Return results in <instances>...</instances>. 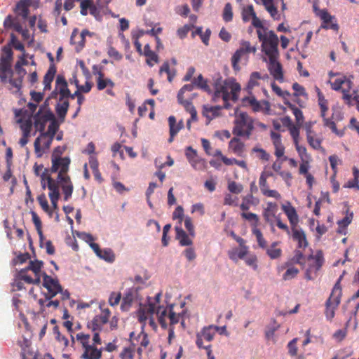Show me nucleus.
Returning a JSON list of instances; mask_svg holds the SVG:
<instances>
[{"label": "nucleus", "instance_id": "nucleus-11", "mask_svg": "<svg viewBox=\"0 0 359 359\" xmlns=\"http://www.w3.org/2000/svg\"><path fill=\"white\" fill-rule=\"evenodd\" d=\"M279 56L263 57V61L267 64V69L273 79L283 82L284 80L281 64L278 61Z\"/></svg>", "mask_w": 359, "mask_h": 359}, {"label": "nucleus", "instance_id": "nucleus-1", "mask_svg": "<svg viewBox=\"0 0 359 359\" xmlns=\"http://www.w3.org/2000/svg\"><path fill=\"white\" fill-rule=\"evenodd\" d=\"M161 293H157L154 297H148L146 303L141 304L137 311L138 320L144 326L148 323L152 329L157 327V319L163 328L168 327L169 320L168 342L170 344L175 338V326L180 322L182 330L184 329V320L182 313L173 311V305L164 306L161 304Z\"/></svg>", "mask_w": 359, "mask_h": 359}, {"label": "nucleus", "instance_id": "nucleus-57", "mask_svg": "<svg viewBox=\"0 0 359 359\" xmlns=\"http://www.w3.org/2000/svg\"><path fill=\"white\" fill-rule=\"evenodd\" d=\"M252 233L255 236L258 245L262 248L266 247V241L263 237L261 231L257 228H252Z\"/></svg>", "mask_w": 359, "mask_h": 359}, {"label": "nucleus", "instance_id": "nucleus-46", "mask_svg": "<svg viewBox=\"0 0 359 359\" xmlns=\"http://www.w3.org/2000/svg\"><path fill=\"white\" fill-rule=\"evenodd\" d=\"M280 325L276 322L275 319H271V323L267 326L265 331V336L266 339H270L274 335V332L278 330Z\"/></svg>", "mask_w": 359, "mask_h": 359}, {"label": "nucleus", "instance_id": "nucleus-34", "mask_svg": "<svg viewBox=\"0 0 359 359\" xmlns=\"http://www.w3.org/2000/svg\"><path fill=\"white\" fill-rule=\"evenodd\" d=\"M262 80V75L258 72H254L250 74L248 82L247 83L245 90H247L248 94H252V90L258 86L260 83V81Z\"/></svg>", "mask_w": 359, "mask_h": 359}, {"label": "nucleus", "instance_id": "nucleus-55", "mask_svg": "<svg viewBox=\"0 0 359 359\" xmlns=\"http://www.w3.org/2000/svg\"><path fill=\"white\" fill-rule=\"evenodd\" d=\"M257 203L254 202V197L252 194H249L245 196L243 199V203H241L240 208L242 210L246 211L249 210L250 205H257Z\"/></svg>", "mask_w": 359, "mask_h": 359}, {"label": "nucleus", "instance_id": "nucleus-44", "mask_svg": "<svg viewBox=\"0 0 359 359\" xmlns=\"http://www.w3.org/2000/svg\"><path fill=\"white\" fill-rule=\"evenodd\" d=\"M27 62L24 58V57H20L19 60L17 61L15 65V72L18 75L17 78H20L22 79L23 76L26 74V71L22 68L23 65H26Z\"/></svg>", "mask_w": 359, "mask_h": 359}, {"label": "nucleus", "instance_id": "nucleus-22", "mask_svg": "<svg viewBox=\"0 0 359 359\" xmlns=\"http://www.w3.org/2000/svg\"><path fill=\"white\" fill-rule=\"evenodd\" d=\"M271 137L273 142V144L275 149L274 154L275 156L280 159H282V161H285L287 160V156L284 155L285 154V147L282 144L280 135L276 132L271 133Z\"/></svg>", "mask_w": 359, "mask_h": 359}, {"label": "nucleus", "instance_id": "nucleus-41", "mask_svg": "<svg viewBox=\"0 0 359 359\" xmlns=\"http://www.w3.org/2000/svg\"><path fill=\"white\" fill-rule=\"evenodd\" d=\"M316 92L318 94V102L320 108V114L322 117L326 116V112L328 110L327 101L325 99L323 93L318 88H316Z\"/></svg>", "mask_w": 359, "mask_h": 359}, {"label": "nucleus", "instance_id": "nucleus-32", "mask_svg": "<svg viewBox=\"0 0 359 359\" xmlns=\"http://www.w3.org/2000/svg\"><path fill=\"white\" fill-rule=\"evenodd\" d=\"M93 35V33H91L88 30H86V29L83 30L80 34H78V37L79 38L80 40L78 41V46L76 47V50L79 51L80 50H81L83 48L84 43H85V37L86 36H92ZM76 36H77V34H76V31H74L72 34V36H71V42L72 43H77L76 41Z\"/></svg>", "mask_w": 359, "mask_h": 359}, {"label": "nucleus", "instance_id": "nucleus-50", "mask_svg": "<svg viewBox=\"0 0 359 359\" xmlns=\"http://www.w3.org/2000/svg\"><path fill=\"white\" fill-rule=\"evenodd\" d=\"M194 86L192 83L186 84L180 90L177 94V100L180 104H182L184 102H189L188 100H184V93L185 92H191L194 90Z\"/></svg>", "mask_w": 359, "mask_h": 359}, {"label": "nucleus", "instance_id": "nucleus-33", "mask_svg": "<svg viewBox=\"0 0 359 359\" xmlns=\"http://www.w3.org/2000/svg\"><path fill=\"white\" fill-rule=\"evenodd\" d=\"M69 109V101L67 98H59L55 110L58 117L63 121Z\"/></svg>", "mask_w": 359, "mask_h": 359}, {"label": "nucleus", "instance_id": "nucleus-37", "mask_svg": "<svg viewBox=\"0 0 359 359\" xmlns=\"http://www.w3.org/2000/svg\"><path fill=\"white\" fill-rule=\"evenodd\" d=\"M176 238L179 241L182 246H190L192 245V239L189 238V235L179 226H175Z\"/></svg>", "mask_w": 359, "mask_h": 359}, {"label": "nucleus", "instance_id": "nucleus-20", "mask_svg": "<svg viewBox=\"0 0 359 359\" xmlns=\"http://www.w3.org/2000/svg\"><path fill=\"white\" fill-rule=\"evenodd\" d=\"M109 316V309H102L101 313L95 316L92 321L88 323V327L91 328L93 331L100 330L108 322Z\"/></svg>", "mask_w": 359, "mask_h": 359}, {"label": "nucleus", "instance_id": "nucleus-8", "mask_svg": "<svg viewBox=\"0 0 359 359\" xmlns=\"http://www.w3.org/2000/svg\"><path fill=\"white\" fill-rule=\"evenodd\" d=\"M342 276H340L337 282L335 283L330 298L326 302L325 316L329 320H331L335 314V310L340 303L341 296V289L340 287V281Z\"/></svg>", "mask_w": 359, "mask_h": 359}, {"label": "nucleus", "instance_id": "nucleus-18", "mask_svg": "<svg viewBox=\"0 0 359 359\" xmlns=\"http://www.w3.org/2000/svg\"><path fill=\"white\" fill-rule=\"evenodd\" d=\"M60 95V98H68L70 95V91L67 87V83L61 75H58L55 81V88L52 92L50 97L56 98L57 95Z\"/></svg>", "mask_w": 359, "mask_h": 359}, {"label": "nucleus", "instance_id": "nucleus-30", "mask_svg": "<svg viewBox=\"0 0 359 359\" xmlns=\"http://www.w3.org/2000/svg\"><path fill=\"white\" fill-rule=\"evenodd\" d=\"M102 355V350L95 348L93 345H89L84 348V352L81 355L83 359H100Z\"/></svg>", "mask_w": 359, "mask_h": 359}, {"label": "nucleus", "instance_id": "nucleus-26", "mask_svg": "<svg viewBox=\"0 0 359 359\" xmlns=\"http://www.w3.org/2000/svg\"><path fill=\"white\" fill-rule=\"evenodd\" d=\"M137 292L135 289L130 288L128 290L123 297L121 306V309L123 311H128L137 298Z\"/></svg>", "mask_w": 359, "mask_h": 359}, {"label": "nucleus", "instance_id": "nucleus-45", "mask_svg": "<svg viewBox=\"0 0 359 359\" xmlns=\"http://www.w3.org/2000/svg\"><path fill=\"white\" fill-rule=\"evenodd\" d=\"M55 74V69L50 67L43 78L44 90H50L51 87V82L53 81Z\"/></svg>", "mask_w": 359, "mask_h": 359}, {"label": "nucleus", "instance_id": "nucleus-54", "mask_svg": "<svg viewBox=\"0 0 359 359\" xmlns=\"http://www.w3.org/2000/svg\"><path fill=\"white\" fill-rule=\"evenodd\" d=\"M98 257L108 262H113L115 259V255L110 249L102 250Z\"/></svg>", "mask_w": 359, "mask_h": 359}, {"label": "nucleus", "instance_id": "nucleus-40", "mask_svg": "<svg viewBox=\"0 0 359 359\" xmlns=\"http://www.w3.org/2000/svg\"><path fill=\"white\" fill-rule=\"evenodd\" d=\"M192 83L194 86L202 89L209 94L212 93L211 88L208 85L207 80H205L201 74L198 75L197 78L194 79Z\"/></svg>", "mask_w": 359, "mask_h": 359}, {"label": "nucleus", "instance_id": "nucleus-28", "mask_svg": "<svg viewBox=\"0 0 359 359\" xmlns=\"http://www.w3.org/2000/svg\"><path fill=\"white\" fill-rule=\"evenodd\" d=\"M249 252L248 247L243 248H234L228 252L229 257L233 262H237L238 259H243Z\"/></svg>", "mask_w": 359, "mask_h": 359}, {"label": "nucleus", "instance_id": "nucleus-12", "mask_svg": "<svg viewBox=\"0 0 359 359\" xmlns=\"http://www.w3.org/2000/svg\"><path fill=\"white\" fill-rule=\"evenodd\" d=\"M13 57V52L9 46L3 48L0 63V77L2 81H6L8 74H13L11 69V61Z\"/></svg>", "mask_w": 359, "mask_h": 359}, {"label": "nucleus", "instance_id": "nucleus-58", "mask_svg": "<svg viewBox=\"0 0 359 359\" xmlns=\"http://www.w3.org/2000/svg\"><path fill=\"white\" fill-rule=\"evenodd\" d=\"M223 20L225 22H231L233 19V11L232 6L230 3H227L225 4L223 13H222Z\"/></svg>", "mask_w": 359, "mask_h": 359}, {"label": "nucleus", "instance_id": "nucleus-31", "mask_svg": "<svg viewBox=\"0 0 359 359\" xmlns=\"http://www.w3.org/2000/svg\"><path fill=\"white\" fill-rule=\"evenodd\" d=\"M229 149L236 155L243 156L245 151L244 144L238 138H233L229 143Z\"/></svg>", "mask_w": 359, "mask_h": 359}, {"label": "nucleus", "instance_id": "nucleus-51", "mask_svg": "<svg viewBox=\"0 0 359 359\" xmlns=\"http://www.w3.org/2000/svg\"><path fill=\"white\" fill-rule=\"evenodd\" d=\"M255 13L253 9V6L252 5L247 6L243 8L242 11V18L245 22L249 21L252 19L255 15Z\"/></svg>", "mask_w": 359, "mask_h": 359}, {"label": "nucleus", "instance_id": "nucleus-38", "mask_svg": "<svg viewBox=\"0 0 359 359\" xmlns=\"http://www.w3.org/2000/svg\"><path fill=\"white\" fill-rule=\"evenodd\" d=\"M13 74H9V76H13ZM8 74L7 75V76ZM8 79V77L6 78ZM22 79L20 78H13L11 77L8 79H6V81H3L4 83H8V88L13 93H17L20 91L21 86H22Z\"/></svg>", "mask_w": 359, "mask_h": 359}, {"label": "nucleus", "instance_id": "nucleus-60", "mask_svg": "<svg viewBox=\"0 0 359 359\" xmlns=\"http://www.w3.org/2000/svg\"><path fill=\"white\" fill-rule=\"evenodd\" d=\"M297 338H294L287 344V347L288 349V354L292 357L297 356L298 351V348L297 346Z\"/></svg>", "mask_w": 359, "mask_h": 359}, {"label": "nucleus", "instance_id": "nucleus-35", "mask_svg": "<svg viewBox=\"0 0 359 359\" xmlns=\"http://www.w3.org/2000/svg\"><path fill=\"white\" fill-rule=\"evenodd\" d=\"M48 189L49 190L48 196L50 198L53 209L57 210L58 208L57 201L60 196V191L57 189L54 184H51V180L49 182Z\"/></svg>", "mask_w": 359, "mask_h": 359}, {"label": "nucleus", "instance_id": "nucleus-3", "mask_svg": "<svg viewBox=\"0 0 359 359\" xmlns=\"http://www.w3.org/2000/svg\"><path fill=\"white\" fill-rule=\"evenodd\" d=\"M43 262L38 260H30L28 265L18 271L15 275L13 283L14 290H21L25 288L23 282L27 284L39 285L42 274Z\"/></svg>", "mask_w": 359, "mask_h": 359}, {"label": "nucleus", "instance_id": "nucleus-56", "mask_svg": "<svg viewBox=\"0 0 359 359\" xmlns=\"http://www.w3.org/2000/svg\"><path fill=\"white\" fill-rule=\"evenodd\" d=\"M243 260L248 266H251L253 269H257V258L255 255L248 252Z\"/></svg>", "mask_w": 359, "mask_h": 359}, {"label": "nucleus", "instance_id": "nucleus-52", "mask_svg": "<svg viewBox=\"0 0 359 359\" xmlns=\"http://www.w3.org/2000/svg\"><path fill=\"white\" fill-rule=\"evenodd\" d=\"M182 105H183L186 111L191 115V118L189 120H191V121H196L198 119L197 111L192 103L190 102H184Z\"/></svg>", "mask_w": 359, "mask_h": 359}, {"label": "nucleus", "instance_id": "nucleus-25", "mask_svg": "<svg viewBox=\"0 0 359 359\" xmlns=\"http://www.w3.org/2000/svg\"><path fill=\"white\" fill-rule=\"evenodd\" d=\"M281 208L287 215L292 227L297 226L299 218L294 208L291 205V203L287 202L282 205Z\"/></svg>", "mask_w": 359, "mask_h": 359}, {"label": "nucleus", "instance_id": "nucleus-42", "mask_svg": "<svg viewBox=\"0 0 359 359\" xmlns=\"http://www.w3.org/2000/svg\"><path fill=\"white\" fill-rule=\"evenodd\" d=\"M353 213L352 212H349L348 211H347L346 215L344 217V218L337 222L339 226V229L337 230V231L339 233H344V230L351 224L353 219Z\"/></svg>", "mask_w": 359, "mask_h": 359}, {"label": "nucleus", "instance_id": "nucleus-29", "mask_svg": "<svg viewBox=\"0 0 359 359\" xmlns=\"http://www.w3.org/2000/svg\"><path fill=\"white\" fill-rule=\"evenodd\" d=\"M168 123L170 127V138L168 139L169 142H172L174 136L183 128L184 123L181 120L178 123H176V119L173 116H170L168 118Z\"/></svg>", "mask_w": 359, "mask_h": 359}, {"label": "nucleus", "instance_id": "nucleus-39", "mask_svg": "<svg viewBox=\"0 0 359 359\" xmlns=\"http://www.w3.org/2000/svg\"><path fill=\"white\" fill-rule=\"evenodd\" d=\"M29 0H21L16 6V13L21 15L24 19H26L29 15Z\"/></svg>", "mask_w": 359, "mask_h": 359}, {"label": "nucleus", "instance_id": "nucleus-21", "mask_svg": "<svg viewBox=\"0 0 359 359\" xmlns=\"http://www.w3.org/2000/svg\"><path fill=\"white\" fill-rule=\"evenodd\" d=\"M278 212V205L276 203L268 202L266 207L263 210V217L266 223H268L272 230L274 229V221Z\"/></svg>", "mask_w": 359, "mask_h": 359}, {"label": "nucleus", "instance_id": "nucleus-13", "mask_svg": "<svg viewBox=\"0 0 359 359\" xmlns=\"http://www.w3.org/2000/svg\"><path fill=\"white\" fill-rule=\"evenodd\" d=\"M53 142L50 136L41 132L40 135L35 140L34 143V152L38 158H41L49 149Z\"/></svg>", "mask_w": 359, "mask_h": 359}, {"label": "nucleus", "instance_id": "nucleus-36", "mask_svg": "<svg viewBox=\"0 0 359 359\" xmlns=\"http://www.w3.org/2000/svg\"><path fill=\"white\" fill-rule=\"evenodd\" d=\"M285 268H287L286 271L283 275V279L285 280H288L294 278L299 273L298 269L292 266L290 262H286L284 266L278 267V272H280V271H282Z\"/></svg>", "mask_w": 359, "mask_h": 359}, {"label": "nucleus", "instance_id": "nucleus-16", "mask_svg": "<svg viewBox=\"0 0 359 359\" xmlns=\"http://www.w3.org/2000/svg\"><path fill=\"white\" fill-rule=\"evenodd\" d=\"M215 335L213 325L203 327L196 334V346L200 348H204L206 346L203 344V341L210 342L213 340Z\"/></svg>", "mask_w": 359, "mask_h": 359}, {"label": "nucleus", "instance_id": "nucleus-62", "mask_svg": "<svg viewBox=\"0 0 359 359\" xmlns=\"http://www.w3.org/2000/svg\"><path fill=\"white\" fill-rule=\"evenodd\" d=\"M295 144V147H296V149L301 158V160L302 161H306V160H310L311 158V156L310 155L307 153L306 151V149L305 147H303V146H300L299 144V142L298 143H296L294 144Z\"/></svg>", "mask_w": 359, "mask_h": 359}, {"label": "nucleus", "instance_id": "nucleus-59", "mask_svg": "<svg viewBox=\"0 0 359 359\" xmlns=\"http://www.w3.org/2000/svg\"><path fill=\"white\" fill-rule=\"evenodd\" d=\"M191 166L197 170H202L205 168V162L204 160L199 158L197 156L189 162Z\"/></svg>", "mask_w": 359, "mask_h": 359}, {"label": "nucleus", "instance_id": "nucleus-53", "mask_svg": "<svg viewBox=\"0 0 359 359\" xmlns=\"http://www.w3.org/2000/svg\"><path fill=\"white\" fill-rule=\"evenodd\" d=\"M37 201H39V205H41V208L47 212L50 216H52L53 212L49 207L48 201L46 199V197L45 194H41L37 197Z\"/></svg>", "mask_w": 359, "mask_h": 359}, {"label": "nucleus", "instance_id": "nucleus-6", "mask_svg": "<svg viewBox=\"0 0 359 359\" xmlns=\"http://www.w3.org/2000/svg\"><path fill=\"white\" fill-rule=\"evenodd\" d=\"M257 34L262 43V51L264 53V57L279 56L278 36L273 31L268 29L257 30Z\"/></svg>", "mask_w": 359, "mask_h": 359}, {"label": "nucleus", "instance_id": "nucleus-47", "mask_svg": "<svg viewBox=\"0 0 359 359\" xmlns=\"http://www.w3.org/2000/svg\"><path fill=\"white\" fill-rule=\"evenodd\" d=\"M286 104H287L288 107L291 109L292 114L295 116L296 121L297 125L301 126L304 121V116L302 111L296 107L294 105L285 102Z\"/></svg>", "mask_w": 359, "mask_h": 359}, {"label": "nucleus", "instance_id": "nucleus-17", "mask_svg": "<svg viewBox=\"0 0 359 359\" xmlns=\"http://www.w3.org/2000/svg\"><path fill=\"white\" fill-rule=\"evenodd\" d=\"M43 286L48 290L47 299H51L61 292V285L58 280L46 273L43 274Z\"/></svg>", "mask_w": 359, "mask_h": 359}, {"label": "nucleus", "instance_id": "nucleus-5", "mask_svg": "<svg viewBox=\"0 0 359 359\" xmlns=\"http://www.w3.org/2000/svg\"><path fill=\"white\" fill-rule=\"evenodd\" d=\"M34 126L36 131L42 132L53 140L59 126L54 118L53 114L46 107L40 108L34 117Z\"/></svg>", "mask_w": 359, "mask_h": 359}, {"label": "nucleus", "instance_id": "nucleus-64", "mask_svg": "<svg viewBox=\"0 0 359 359\" xmlns=\"http://www.w3.org/2000/svg\"><path fill=\"white\" fill-rule=\"evenodd\" d=\"M228 189L230 192L238 194L242 191L243 186L235 182H230L228 184Z\"/></svg>", "mask_w": 359, "mask_h": 359}, {"label": "nucleus", "instance_id": "nucleus-48", "mask_svg": "<svg viewBox=\"0 0 359 359\" xmlns=\"http://www.w3.org/2000/svg\"><path fill=\"white\" fill-rule=\"evenodd\" d=\"M307 141L309 145L314 149L318 150L321 149V140L318 137H315L311 130L307 131Z\"/></svg>", "mask_w": 359, "mask_h": 359}, {"label": "nucleus", "instance_id": "nucleus-15", "mask_svg": "<svg viewBox=\"0 0 359 359\" xmlns=\"http://www.w3.org/2000/svg\"><path fill=\"white\" fill-rule=\"evenodd\" d=\"M71 163L70 158L65 156L62 158L51 160V167L48 170L50 173H57V175H67Z\"/></svg>", "mask_w": 359, "mask_h": 359}, {"label": "nucleus", "instance_id": "nucleus-9", "mask_svg": "<svg viewBox=\"0 0 359 359\" xmlns=\"http://www.w3.org/2000/svg\"><path fill=\"white\" fill-rule=\"evenodd\" d=\"M256 50L257 49L255 47L251 46L249 41H241L239 48L234 53L231 57L233 69L235 71H239L241 69L239 62L243 60L247 61L248 58V54L250 53H255Z\"/></svg>", "mask_w": 359, "mask_h": 359}, {"label": "nucleus", "instance_id": "nucleus-27", "mask_svg": "<svg viewBox=\"0 0 359 359\" xmlns=\"http://www.w3.org/2000/svg\"><path fill=\"white\" fill-rule=\"evenodd\" d=\"M292 232L293 239L298 243V248H305L308 243L304 231L297 226L292 227Z\"/></svg>", "mask_w": 359, "mask_h": 359}, {"label": "nucleus", "instance_id": "nucleus-23", "mask_svg": "<svg viewBox=\"0 0 359 359\" xmlns=\"http://www.w3.org/2000/svg\"><path fill=\"white\" fill-rule=\"evenodd\" d=\"M93 72L95 75H97V87L99 90H102L108 86L110 88L114 86V83L111 79L104 78L103 73L97 65L93 66Z\"/></svg>", "mask_w": 359, "mask_h": 359}, {"label": "nucleus", "instance_id": "nucleus-2", "mask_svg": "<svg viewBox=\"0 0 359 359\" xmlns=\"http://www.w3.org/2000/svg\"><path fill=\"white\" fill-rule=\"evenodd\" d=\"M213 87L212 101L217 102L222 99L224 102V107L226 109L230 106L229 101L236 102L238 100L241 90V85L233 77L224 80L219 76L214 79Z\"/></svg>", "mask_w": 359, "mask_h": 359}, {"label": "nucleus", "instance_id": "nucleus-63", "mask_svg": "<svg viewBox=\"0 0 359 359\" xmlns=\"http://www.w3.org/2000/svg\"><path fill=\"white\" fill-rule=\"evenodd\" d=\"M134 348L126 347L120 353L121 359H133L134 358Z\"/></svg>", "mask_w": 359, "mask_h": 359}, {"label": "nucleus", "instance_id": "nucleus-7", "mask_svg": "<svg viewBox=\"0 0 359 359\" xmlns=\"http://www.w3.org/2000/svg\"><path fill=\"white\" fill-rule=\"evenodd\" d=\"M233 133L237 136L249 137L253 128V120L245 112L236 111Z\"/></svg>", "mask_w": 359, "mask_h": 359}, {"label": "nucleus", "instance_id": "nucleus-49", "mask_svg": "<svg viewBox=\"0 0 359 359\" xmlns=\"http://www.w3.org/2000/svg\"><path fill=\"white\" fill-rule=\"evenodd\" d=\"M241 217L243 219L250 222L253 228H257L259 219V217L256 214L252 213V212H244L241 214Z\"/></svg>", "mask_w": 359, "mask_h": 359}, {"label": "nucleus", "instance_id": "nucleus-43", "mask_svg": "<svg viewBox=\"0 0 359 359\" xmlns=\"http://www.w3.org/2000/svg\"><path fill=\"white\" fill-rule=\"evenodd\" d=\"M278 245V242H274L266 249V254L272 259H277L281 256L282 250L280 248H277Z\"/></svg>", "mask_w": 359, "mask_h": 359}, {"label": "nucleus", "instance_id": "nucleus-19", "mask_svg": "<svg viewBox=\"0 0 359 359\" xmlns=\"http://www.w3.org/2000/svg\"><path fill=\"white\" fill-rule=\"evenodd\" d=\"M18 122L22 132V136L19 140V144L21 147H25L29 142V137L33 126L32 120L31 118H20Z\"/></svg>", "mask_w": 359, "mask_h": 359}, {"label": "nucleus", "instance_id": "nucleus-4", "mask_svg": "<svg viewBox=\"0 0 359 359\" xmlns=\"http://www.w3.org/2000/svg\"><path fill=\"white\" fill-rule=\"evenodd\" d=\"M330 80L329 83L331 87L334 90H341L343 93V100L345 103L348 105L353 104L355 102L358 105L359 110V95H358V90L353 89V82L351 79L345 76L335 74L332 72L330 73Z\"/></svg>", "mask_w": 359, "mask_h": 359}, {"label": "nucleus", "instance_id": "nucleus-24", "mask_svg": "<svg viewBox=\"0 0 359 359\" xmlns=\"http://www.w3.org/2000/svg\"><path fill=\"white\" fill-rule=\"evenodd\" d=\"M222 109L221 106H210L205 104L203 107L202 114L207 120L208 124L212 119L220 116V111Z\"/></svg>", "mask_w": 359, "mask_h": 359}, {"label": "nucleus", "instance_id": "nucleus-10", "mask_svg": "<svg viewBox=\"0 0 359 359\" xmlns=\"http://www.w3.org/2000/svg\"><path fill=\"white\" fill-rule=\"evenodd\" d=\"M48 182H50V180L51 183L53 182V184H54L57 190L60 191V187L62 189L64 194V200L65 201H68L70 199L73 193L74 186L68 174L57 175L55 180L52 177H48ZM48 184L49 183H48Z\"/></svg>", "mask_w": 359, "mask_h": 359}, {"label": "nucleus", "instance_id": "nucleus-14", "mask_svg": "<svg viewBox=\"0 0 359 359\" xmlns=\"http://www.w3.org/2000/svg\"><path fill=\"white\" fill-rule=\"evenodd\" d=\"M242 104L245 107H250L254 111H264L268 114L270 110V104L268 102H259L252 94L242 99Z\"/></svg>", "mask_w": 359, "mask_h": 359}, {"label": "nucleus", "instance_id": "nucleus-61", "mask_svg": "<svg viewBox=\"0 0 359 359\" xmlns=\"http://www.w3.org/2000/svg\"><path fill=\"white\" fill-rule=\"evenodd\" d=\"M271 88L274 93L279 97H283L285 100H287L290 96V93L287 90H283L278 86L275 83H271Z\"/></svg>", "mask_w": 359, "mask_h": 359}]
</instances>
